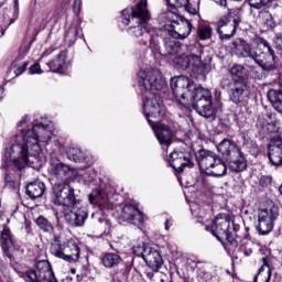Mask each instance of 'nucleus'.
Here are the masks:
<instances>
[{"label": "nucleus", "mask_w": 282, "mask_h": 282, "mask_svg": "<svg viewBox=\"0 0 282 282\" xmlns=\"http://www.w3.org/2000/svg\"><path fill=\"white\" fill-rule=\"evenodd\" d=\"M165 17H167V19H171V17H173V12H167Z\"/></svg>", "instance_id": "nucleus-50"}, {"label": "nucleus", "mask_w": 282, "mask_h": 282, "mask_svg": "<svg viewBox=\"0 0 282 282\" xmlns=\"http://www.w3.org/2000/svg\"><path fill=\"white\" fill-rule=\"evenodd\" d=\"M250 8H254L256 10H261L263 8V0H247Z\"/></svg>", "instance_id": "nucleus-39"}, {"label": "nucleus", "mask_w": 282, "mask_h": 282, "mask_svg": "<svg viewBox=\"0 0 282 282\" xmlns=\"http://www.w3.org/2000/svg\"><path fill=\"white\" fill-rule=\"evenodd\" d=\"M264 180H267L268 182H270V181H271V178H270V177H264Z\"/></svg>", "instance_id": "nucleus-51"}, {"label": "nucleus", "mask_w": 282, "mask_h": 282, "mask_svg": "<svg viewBox=\"0 0 282 282\" xmlns=\"http://www.w3.org/2000/svg\"><path fill=\"white\" fill-rule=\"evenodd\" d=\"M131 17L127 18L129 11L123 10L121 12L124 19L122 23L129 25L128 32L130 36L138 39L140 45H148L150 43V50L153 52H160V41L155 31L149 26V21H151V13L147 10V0H141L135 9H131Z\"/></svg>", "instance_id": "nucleus-6"}, {"label": "nucleus", "mask_w": 282, "mask_h": 282, "mask_svg": "<svg viewBox=\"0 0 282 282\" xmlns=\"http://www.w3.org/2000/svg\"><path fill=\"white\" fill-rule=\"evenodd\" d=\"M268 158L272 166H282V138L275 135L268 144Z\"/></svg>", "instance_id": "nucleus-17"}, {"label": "nucleus", "mask_w": 282, "mask_h": 282, "mask_svg": "<svg viewBox=\"0 0 282 282\" xmlns=\"http://www.w3.org/2000/svg\"><path fill=\"white\" fill-rule=\"evenodd\" d=\"M35 224L43 232H54V225L44 216H39Z\"/></svg>", "instance_id": "nucleus-30"}, {"label": "nucleus", "mask_w": 282, "mask_h": 282, "mask_svg": "<svg viewBox=\"0 0 282 282\" xmlns=\"http://www.w3.org/2000/svg\"><path fill=\"white\" fill-rule=\"evenodd\" d=\"M170 224H171V219H166V221H165V230H169Z\"/></svg>", "instance_id": "nucleus-47"}, {"label": "nucleus", "mask_w": 282, "mask_h": 282, "mask_svg": "<svg viewBox=\"0 0 282 282\" xmlns=\"http://www.w3.org/2000/svg\"><path fill=\"white\" fill-rule=\"evenodd\" d=\"M0 246L6 257H8V259H10L11 261H14V254H12V250H19V248L14 246V238L12 236V231L7 225L3 226L0 236Z\"/></svg>", "instance_id": "nucleus-19"}, {"label": "nucleus", "mask_w": 282, "mask_h": 282, "mask_svg": "<svg viewBox=\"0 0 282 282\" xmlns=\"http://www.w3.org/2000/svg\"><path fill=\"white\" fill-rule=\"evenodd\" d=\"M67 59V52L62 51L57 58L51 61L47 66L50 67L51 72H63L65 67V61Z\"/></svg>", "instance_id": "nucleus-26"}, {"label": "nucleus", "mask_w": 282, "mask_h": 282, "mask_svg": "<svg viewBox=\"0 0 282 282\" xmlns=\"http://www.w3.org/2000/svg\"><path fill=\"white\" fill-rule=\"evenodd\" d=\"M147 248H149V245H145L143 241H140L133 245L132 250L137 257H142L144 259L147 254Z\"/></svg>", "instance_id": "nucleus-33"}, {"label": "nucleus", "mask_w": 282, "mask_h": 282, "mask_svg": "<svg viewBox=\"0 0 282 282\" xmlns=\"http://www.w3.org/2000/svg\"><path fill=\"white\" fill-rule=\"evenodd\" d=\"M88 199L90 204H97V206L107 205V195L100 189L93 191V193L89 194Z\"/></svg>", "instance_id": "nucleus-28"}, {"label": "nucleus", "mask_w": 282, "mask_h": 282, "mask_svg": "<svg viewBox=\"0 0 282 282\" xmlns=\"http://www.w3.org/2000/svg\"><path fill=\"white\" fill-rule=\"evenodd\" d=\"M165 50L170 56H175L182 52V44L175 40L165 39Z\"/></svg>", "instance_id": "nucleus-29"}, {"label": "nucleus", "mask_w": 282, "mask_h": 282, "mask_svg": "<svg viewBox=\"0 0 282 282\" xmlns=\"http://www.w3.org/2000/svg\"><path fill=\"white\" fill-rule=\"evenodd\" d=\"M51 254L67 263H76L80 259V247L74 240L61 242L58 238L51 245Z\"/></svg>", "instance_id": "nucleus-9"}, {"label": "nucleus", "mask_w": 282, "mask_h": 282, "mask_svg": "<svg viewBox=\"0 0 282 282\" xmlns=\"http://www.w3.org/2000/svg\"><path fill=\"white\" fill-rule=\"evenodd\" d=\"M275 48L278 50V54L282 56V37L275 40Z\"/></svg>", "instance_id": "nucleus-43"}, {"label": "nucleus", "mask_w": 282, "mask_h": 282, "mask_svg": "<svg viewBox=\"0 0 282 282\" xmlns=\"http://www.w3.org/2000/svg\"><path fill=\"white\" fill-rule=\"evenodd\" d=\"M6 182H8V176H6Z\"/></svg>", "instance_id": "nucleus-52"}, {"label": "nucleus", "mask_w": 282, "mask_h": 282, "mask_svg": "<svg viewBox=\"0 0 282 282\" xmlns=\"http://www.w3.org/2000/svg\"><path fill=\"white\" fill-rule=\"evenodd\" d=\"M169 164L176 173H184V170L193 169V154L189 151L174 150L169 158Z\"/></svg>", "instance_id": "nucleus-12"}, {"label": "nucleus", "mask_w": 282, "mask_h": 282, "mask_svg": "<svg viewBox=\"0 0 282 282\" xmlns=\"http://www.w3.org/2000/svg\"><path fill=\"white\" fill-rule=\"evenodd\" d=\"M265 25L271 29L274 28V20H272V15L267 17Z\"/></svg>", "instance_id": "nucleus-45"}, {"label": "nucleus", "mask_w": 282, "mask_h": 282, "mask_svg": "<svg viewBox=\"0 0 282 282\" xmlns=\"http://www.w3.org/2000/svg\"><path fill=\"white\" fill-rule=\"evenodd\" d=\"M230 50L239 58H251L263 72L276 69L274 48L263 37H256L251 45L246 40L237 37L231 42Z\"/></svg>", "instance_id": "nucleus-5"}, {"label": "nucleus", "mask_w": 282, "mask_h": 282, "mask_svg": "<svg viewBox=\"0 0 282 282\" xmlns=\"http://www.w3.org/2000/svg\"><path fill=\"white\" fill-rule=\"evenodd\" d=\"M0 100H3V87H0Z\"/></svg>", "instance_id": "nucleus-49"}, {"label": "nucleus", "mask_w": 282, "mask_h": 282, "mask_svg": "<svg viewBox=\"0 0 282 282\" xmlns=\"http://www.w3.org/2000/svg\"><path fill=\"white\" fill-rule=\"evenodd\" d=\"M82 6H83V1L82 0H75L74 1L73 10H74L75 14H78V12H80Z\"/></svg>", "instance_id": "nucleus-41"}, {"label": "nucleus", "mask_w": 282, "mask_h": 282, "mask_svg": "<svg viewBox=\"0 0 282 282\" xmlns=\"http://www.w3.org/2000/svg\"><path fill=\"white\" fill-rule=\"evenodd\" d=\"M20 276L25 282H39V280L36 279V271H34V270H29V271L22 273Z\"/></svg>", "instance_id": "nucleus-35"}, {"label": "nucleus", "mask_w": 282, "mask_h": 282, "mask_svg": "<svg viewBox=\"0 0 282 282\" xmlns=\"http://www.w3.org/2000/svg\"><path fill=\"white\" fill-rule=\"evenodd\" d=\"M45 194V183L35 181L30 183L26 186V195L31 197V199H36L39 197H43Z\"/></svg>", "instance_id": "nucleus-24"}, {"label": "nucleus", "mask_w": 282, "mask_h": 282, "mask_svg": "<svg viewBox=\"0 0 282 282\" xmlns=\"http://www.w3.org/2000/svg\"><path fill=\"white\" fill-rule=\"evenodd\" d=\"M121 219L128 224H132L138 228L144 226V214L135 205L128 204L122 208Z\"/></svg>", "instance_id": "nucleus-16"}, {"label": "nucleus", "mask_w": 282, "mask_h": 282, "mask_svg": "<svg viewBox=\"0 0 282 282\" xmlns=\"http://www.w3.org/2000/svg\"><path fill=\"white\" fill-rule=\"evenodd\" d=\"M202 0H187L185 3L184 10L187 14H192L193 17L199 14V3Z\"/></svg>", "instance_id": "nucleus-31"}, {"label": "nucleus", "mask_w": 282, "mask_h": 282, "mask_svg": "<svg viewBox=\"0 0 282 282\" xmlns=\"http://www.w3.org/2000/svg\"><path fill=\"white\" fill-rule=\"evenodd\" d=\"M67 158L70 162H75L76 164H91V159L78 148L68 149Z\"/></svg>", "instance_id": "nucleus-22"}, {"label": "nucleus", "mask_w": 282, "mask_h": 282, "mask_svg": "<svg viewBox=\"0 0 282 282\" xmlns=\"http://www.w3.org/2000/svg\"><path fill=\"white\" fill-rule=\"evenodd\" d=\"M143 261H145V263H150V265H153L155 272H159L164 264V260L162 259L160 250L151 246L145 248V256L143 257Z\"/></svg>", "instance_id": "nucleus-20"}, {"label": "nucleus", "mask_w": 282, "mask_h": 282, "mask_svg": "<svg viewBox=\"0 0 282 282\" xmlns=\"http://www.w3.org/2000/svg\"><path fill=\"white\" fill-rule=\"evenodd\" d=\"M274 0H262V6H268L269 3H272Z\"/></svg>", "instance_id": "nucleus-46"}, {"label": "nucleus", "mask_w": 282, "mask_h": 282, "mask_svg": "<svg viewBox=\"0 0 282 282\" xmlns=\"http://www.w3.org/2000/svg\"><path fill=\"white\" fill-rule=\"evenodd\" d=\"M279 217V209L276 207L260 210L258 215V231L260 235H270L274 228V219Z\"/></svg>", "instance_id": "nucleus-14"}, {"label": "nucleus", "mask_w": 282, "mask_h": 282, "mask_svg": "<svg viewBox=\"0 0 282 282\" xmlns=\"http://www.w3.org/2000/svg\"><path fill=\"white\" fill-rule=\"evenodd\" d=\"M167 2L173 8H184L188 3V0H167Z\"/></svg>", "instance_id": "nucleus-38"}, {"label": "nucleus", "mask_w": 282, "mask_h": 282, "mask_svg": "<svg viewBox=\"0 0 282 282\" xmlns=\"http://www.w3.org/2000/svg\"><path fill=\"white\" fill-rule=\"evenodd\" d=\"M219 154L207 150L200 149L195 153L196 161L198 162L199 170L209 177H224L229 169L232 173H243L248 169V163L241 152V148L230 139H224L217 147Z\"/></svg>", "instance_id": "nucleus-2"}, {"label": "nucleus", "mask_w": 282, "mask_h": 282, "mask_svg": "<svg viewBox=\"0 0 282 282\" xmlns=\"http://www.w3.org/2000/svg\"><path fill=\"white\" fill-rule=\"evenodd\" d=\"M170 85L176 100L184 104V100L189 98L193 102V109L199 116H203V118H213L215 109H213V95L210 90L195 86V83L186 76L173 77Z\"/></svg>", "instance_id": "nucleus-4"}, {"label": "nucleus", "mask_w": 282, "mask_h": 282, "mask_svg": "<svg viewBox=\"0 0 282 282\" xmlns=\"http://www.w3.org/2000/svg\"><path fill=\"white\" fill-rule=\"evenodd\" d=\"M93 219H97L100 228L107 229L109 228V220H107L105 217L100 216V214H93Z\"/></svg>", "instance_id": "nucleus-36"}, {"label": "nucleus", "mask_w": 282, "mask_h": 282, "mask_svg": "<svg viewBox=\"0 0 282 282\" xmlns=\"http://www.w3.org/2000/svg\"><path fill=\"white\" fill-rule=\"evenodd\" d=\"M237 28H239V19L231 15L221 17L216 22V30L220 41H230L237 34Z\"/></svg>", "instance_id": "nucleus-11"}, {"label": "nucleus", "mask_w": 282, "mask_h": 282, "mask_svg": "<svg viewBox=\"0 0 282 282\" xmlns=\"http://www.w3.org/2000/svg\"><path fill=\"white\" fill-rule=\"evenodd\" d=\"M149 124L151 129L154 131L155 137L159 140L160 144L169 147L173 140V131L171 130V128L155 120H149Z\"/></svg>", "instance_id": "nucleus-18"}, {"label": "nucleus", "mask_w": 282, "mask_h": 282, "mask_svg": "<svg viewBox=\"0 0 282 282\" xmlns=\"http://www.w3.org/2000/svg\"><path fill=\"white\" fill-rule=\"evenodd\" d=\"M6 3H8V0H0V8H3V6H6Z\"/></svg>", "instance_id": "nucleus-48"}, {"label": "nucleus", "mask_w": 282, "mask_h": 282, "mask_svg": "<svg viewBox=\"0 0 282 282\" xmlns=\"http://www.w3.org/2000/svg\"><path fill=\"white\" fill-rule=\"evenodd\" d=\"M78 34H79L78 26H72L66 32L65 37L68 39L69 41H76Z\"/></svg>", "instance_id": "nucleus-37"}, {"label": "nucleus", "mask_w": 282, "mask_h": 282, "mask_svg": "<svg viewBox=\"0 0 282 282\" xmlns=\"http://www.w3.org/2000/svg\"><path fill=\"white\" fill-rule=\"evenodd\" d=\"M138 83L143 95V113L149 120H158L164 113L162 99L155 91L166 87V80L162 77L160 69L148 67L138 73Z\"/></svg>", "instance_id": "nucleus-3"}, {"label": "nucleus", "mask_w": 282, "mask_h": 282, "mask_svg": "<svg viewBox=\"0 0 282 282\" xmlns=\"http://www.w3.org/2000/svg\"><path fill=\"white\" fill-rule=\"evenodd\" d=\"M240 251L245 257H250L252 254V248L241 247Z\"/></svg>", "instance_id": "nucleus-44"}, {"label": "nucleus", "mask_w": 282, "mask_h": 282, "mask_svg": "<svg viewBox=\"0 0 282 282\" xmlns=\"http://www.w3.org/2000/svg\"><path fill=\"white\" fill-rule=\"evenodd\" d=\"M25 69H28V62H24L21 66H19L14 74L15 76H21V74H23V72H25Z\"/></svg>", "instance_id": "nucleus-40"}, {"label": "nucleus", "mask_w": 282, "mask_h": 282, "mask_svg": "<svg viewBox=\"0 0 282 282\" xmlns=\"http://www.w3.org/2000/svg\"><path fill=\"white\" fill-rule=\"evenodd\" d=\"M192 30L193 23H191V20H187L184 17H178L177 20L172 21L167 32L172 39H180L181 41H184V39H188V36H191Z\"/></svg>", "instance_id": "nucleus-13"}, {"label": "nucleus", "mask_w": 282, "mask_h": 282, "mask_svg": "<svg viewBox=\"0 0 282 282\" xmlns=\"http://www.w3.org/2000/svg\"><path fill=\"white\" fill-rule=\"evenodd\" d=\"M213 36V29L209 25H200L198 28V37L200 41H208Z\"/></svg>", "instance_id": "nucleus-32"}, {"label": "nucleus", "mask_w": 282, "mask_h": 282, "mask_svg": "<svg viewBox=\"0 0 282 282\" xmlns=\"http://www.w3.org/2000/svg\"><path fill=\"white\" fill-rule=\"evenodd\" d=\"M52 140L50 123L30 120V116H24L18 122V133L13 137L9 148H6L2 167L8 169V162L12 161L19 171H23L28 164H34L30 158H39L42 147Z\"/></svg>", "instance_id": "nucleus-1"}, {"label": "nucleus", "mask_w": 282, "mask_h": 282, "mask_svg": "<svg viewBox=\"0 0 282 282\" xmlns=\"http://www.w3.org/2000/svg\"><path fill=\"white\" fill-rule=\"evenodd\" d=\"M230 230V218L225 217H216L214 224L212 226V235L221 241L224 235H226Z\"/></svg>", "instance_id": "nucleus-21"}, {"label": "nucleus", "mask_w": 282, "mask_h": 282, "mask_svg": "<svg viewBox=\"0 0 282 282\" xmlns=\"http://www.w3.org/2000/svg\"><path fill=\"white\" fill-rule=\"evenodd\" d=\"M230 75L232 83H248V78L246 77V67L241 64L234 65L230 68Z\"/></svg>", "instance_id": "nucleus-25"}, {"label": "nucleus", "mask_w": 282, "mask_h": 282, "mask_svg": "<svg viewBox=\"0 0 282 282\" xmlns=\"http://www.w3.org/2000/svg\"><path fill=\"white\" fill-rule=\"evenodd\" d=\"M270 279H272V268H270V264L268 263V258H262V265L253 278V281L270 282Z\"/></svg>", "instance_id": "nucleus-23"}, {"label": "nucleus", "mask_w": 282, "mask_h": 282, "mask_svg": "<svg viewBox=\"0 0 282 282\" xmlns=\"http://www.w3.org/2000/svg\"><path fill=\"white\" fill-rule=\"evenodd\" d=\"M48 173L55 180L54 184H65L72 180L74 170L57 158H51Z\"/></svg>", "instance_id": "nucleus-10"}, {"label": "nucleus", "mask_w": 282, "mask_h": 282, "mask_svg": "<svg viewBox=\"0 0 282 282\" xmlns=\"http://www.w3.org/2000/svg\"><path fill=\"white\" fill-rule=\"evenodd\" d=\"M229 99L235 105H248L250 100V88L246 82H237L230 84Z\"/></svg>", "instance_id": "nucleus-15"}, {"label": "nucleus", "mask_w": 282, "mask_h": 282, "mask_svg": "<svg viewBox=\"0 0 282 282\" xmlns=\"http://www.w3.org/2000/svg\"><path fill=\"white\" fill-rule=\"evenodd\" d=\"M223 237H226V246L229 250H235V248L239 246V242L237 241V239H235V236L230 234V230L223 235Z\"/></svg>", "instance_id": "nucleus-34"}, {"label": "nucleus", "mask_w": 282, "mask_h": 282, "mask_svg": "<svg viewBox=\"0 0 282 282\" xmlns=\"http://www.w3.org/2000/svg\"><path fill=\"white\" fill-rule=\"evenodd\" d=\"M173 63L177 69H188L192 78L206 76L210 72V65L204 64L202 57L195 54H182L173 58Z\"/></svg>", "instance_id": "nucleus-8"}, {"label": "nucleus", "mask_w": 282, "mask_h": 282, "mask_svg": "<svg viewBox=\"0 0 282 282\" xmlns=\"http://www.w3.org/2000/svg\"><path fill=\"white\" fill-rule=\"evenodd\" d=\"M54 204L57 206H64L69 210L64 212L65 221L74 228H80L85 226L87 217H89V209L87 205L80 200H76V194L74 188L67 183H54L53 185Z\"/></svg>", "instance_id": "nucleus-7"}, {"label": "nucleus", "mask_w": 282, "mask_h": 282, "mask_svg": "<svg viewBox=\"0 0 282 282\" xmlns=\"http://www.w3.org/2000/svg\"><path fill=\"white\" fill-rule=\"evenodd\" d=\"M30 74H41V64H34L30 67Z\"/></svg>", "instance_id": "nucleus-42"}, {"label": "nucleus", "mask_w": 282, "mask_h": 282, "mask_svg": "<svg viewBox=\"0 0 282 282\" xmlns=\"http://www.w3.org/2000/svg\"><path fill=\"white\" fill-rule=\"evenodd\" d=\"M101 261L105 268H116L122 262V258L118 253H106Z\"/></svg>", "instance_id": "nucleus-27"}]
</instances>
